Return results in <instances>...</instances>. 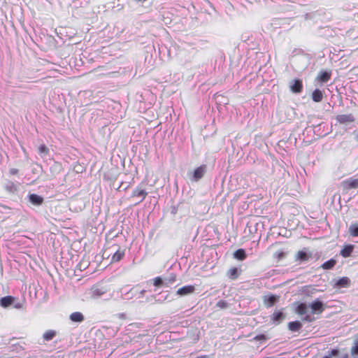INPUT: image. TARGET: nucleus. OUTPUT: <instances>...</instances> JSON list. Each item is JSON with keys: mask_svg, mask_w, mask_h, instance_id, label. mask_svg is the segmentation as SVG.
Segmentation results:
<instances>
[{"mask_svg": "<svg viewBox=\"0 0 358 358\" xmlns=\"http://www.w3.org/2000/svg\"><path fill=\"white\" fill-rule=\"evenodd\" d=\"M148 192L141 186L136 187L132 192L131 196L137 199L136 203H141L147 196Z\"/></svg>", "mask_w": 358, "mask_h": 358, "instance_id": "obj_1", "label": "nucleus"}, {"mask_svg": "<svg viewBox=\"0 0 358 358\" xmlns=\"http://www.w3.org/2000/svg\"><path fill=\"white\" fill-rule=\"evenodd\" d=\"M309 306L313 314H321L325 310L324 304L318 299L314 300Z\"/></svg>", "mask_w": 358, "mask_h": 358, "instance_id": "obj_2", "label": "nucleus"}, {"mask_svg": "<svg viewBox=\"0 0 358 358\" xmlns=\"http://www.w3.org/2000/svg\"><path fill=\"white\" fill-rule=\"evenodd\" d=\"M312 257V254L308 251V249L304 248L302 250H299L296 254V260L300 262H307Z\"/></svg>", "mask_w": 358, "mask_h": 358, "instance_id": "obj_3", "label": "nucleus"}, {"mask_svg": "<svg viewBox=\"0 0 358 358\" xmlns=\"http://www.w3.org/2000/svg\"><path fill=\"white\" fill-rule=\"evenodd\" d=\"M343 188L346 190L350 189H357L358 188V178H348L341 183Z\"/></svg>", "mask_w": 358, "mask_h": 358, "instance_id": "obj_4", "label": "nucleus"}, {"mask_svg": "<svg viewBox=\"0 0 358 358\" xmlns=\"http://www.w3.org/2000/svg\"><path fill=\"white\" fill-rule=\"evenodd\" d=\"M336 119L341 124L351 123L353 122L355 120L352 114L338 115L336 116Z\"/></svg>", "mask_w": 358, "mask_h": 358, "instance_id": "obj_5", "label": "nucleus"}, {"mask_svg": "<svg viewBox=\"0 0 358 358\" xmlns=\"http://www.w3.org/2000/svg\"><path fill=\"white\" fill-rule=\"evenodd\" d=\"M206 171V165L203 164L194 169L193 173V178L195 181L200 180Z\"/></svg>", "mask_w": 358, "mask_h": 358, "instance_id": "obj_6", "label": "nucleus"}, {"mask_svg": "<svg viewBox=\"0 0 358 358\" xmlns=\"http://www.w3.org/2000/svg\"><path fill=\"white\" fill-rule=\"evenodd\" d=\"M195 287L194 285H185L179 288L176 293L180 296H185L194 293Z\"/></svg>", "mask_w": 358, "mask_h": 358, "instance_id": "obj_7", "label": "nucleus"}, {"mask_svg": "<svg viewBox=\"0 0 358 358\" xmlns=\"http://www.w3.org/2000/svg\"><path fill=\"white\" fill-rule=\"evenodd\" d=\"M278 298L279 297L278 296H275L273 294L268 295V296H264V305L266 307L270 308V307L273 306L275 303L278 302Z\"/></svg>", "mask_w": 358, "mask_h": 358, "instance_id": "obj_8", "label": "nucleus"}, {"mask_svg": "<svg viewBox=\"0 0 358 358\" xmlns=\"http://www.w3.org/2000/svg\"><path fill=\"white\" fill-rule=\"evenodd\" d=\"M15 298L12 296H6L0 299V306L3 308H8L14 303Z\"/></svg>", "mask_w": 358, "mask_h": 358, "instance_id": "obj_9", "label": "nucleus"}, {"mask_svg": "<svg viewBox=\"0 0 358 358\" xmlns=\"http://www.w3.org/2000/svg\"><path fill=\"white\" fill-rule=\"evenodd\" d=\"M241 273V269L236 267L230 268L227 272V276L230 280H236Z\"/></svg>", "mask_w": 358, "mask_h": 358, "instance_id": "obj_10", "label": "nucleus"}, {"mask_svg": "<svg viewBox=\"0 0 358 358\" xmlns=\"http://www.w3.org/2000/svg\"><path fill=\"white\" fill-rule=\"evenodd\" d=\"M29 201L34 206H41L43 203V198L36 194H31L29 195Z\"/></svg>", "mask_w": 358, "mask_h": 358, "instance_id": "obj_11", "label": "nucleus"}, {"mask_svg": "<svg viewBox=\"0 0 358 358\" xmlns=\"http://www.w3.org/2000/svg\"><path fill=\"white\" fill-rule=\"evenodd\" d=\"M291 90L294 93H301L303 90V83L299 79L294 80V83L290 86Z\"/></svg>", "mask_w": 358, "mask_h": 358, "instance_id": "obj_12", "label": "nucleus"}, {"mask_svg": "<svg viewBox=\"0 0 358 358\" xmlns=\"http://www.w3.org/2000/svg\"><path fill=\"white\" fill-rule=\"evenodd\" d=\"M354 250V245H346L340 251V255L343 257H348L351 255Z\"/></svg>", "mask_w": 358, "mask_h": 358, "instance_id": "obj_13", "label": "nucleus"}, {"mask_svg": "<svg viewBox=\"0 0 358 358\" xmlns=\"http://www.w3.org/2000/svg\"><path fill=\"white\" fill-rule=\"evenodd\" d=\"M124 256V250L118 248L111 257L112 262H120Z\"/></svg>", "mask_w": 358, "mask_h": 358, "instance_id": "obj_14", "label": "nucleus"}, {"mask_svg": "<svg viewBox=\"0 0 358 358\" xmlns=\"http://www.w3.org/2000/svg\"><path fill=\"white\" fill-rule=\"evenodd\" d=\"M350 280L348 277H342L336 282L335 287L338 288L348 287L350 286Z\"/></svg>", "mask_w": 358, "mask_h": 358, "instance_id": "obj_15", "label": "nucleus"}, {"mask_svg": "<svg viewBox=\"0 0 358 358\" xmlns=\"http://www.w3.org/2000/svg\"><path fill=\"white\" fill-rule=\"evenodd\" d=\"M331 78V73L328 71H321L317 76V80L321 83H327Z\"/></svg>", "mask_w": 358, "mask_h": 358, "instance_id": "obj_16", "label": "nucleus"}, {"mask_svg": "<svg viewBox=\"0 0 358 358\" xmlns=\"http://www.w3.org/2000/svg\"><path fill=\"white\" fill-rule=\"evenodd\" d=\"M323 92L319 89L315 90L312 93V99L315 102H320L323 99Z\"/></svg>", "mask_w": 358, "mask_h": 358, "instance_id": "obj_17", "label": "nucleus"}, {"mask_svg": "<svg viewBox=\"0 0 358 358\" xmlns=\"http://www.w3.org/2000/svg\"><path fill=\"white\" fill-rule=\"evenodd\" d=\"M69 318L71 321L75 322H81L84 320V316L80 312L72 313L70 315Z\"/></svg>", "mask_w": 358, "mask_h": 358, "instance_id": "obj_18", "label": "nucleus"}, {"mask_svg": "<svg viewBox=\"0 0 358 358\" xmlns=\"http://www.w3.org/2000/svg\"><path fill=\"white\" fill-rule=\"evenodd\" d=\"M308 308L305 303H300L296 306L295 311L299 315H303L307 313Z\"/></svg>", "mask_w": 358, "mask_h": 358, "instance_id": "obj_19", "label": "nucleus"}, {"mask_svg": "<svg viewBox=\"0 0 358 358\" xmlns=\"http://www.w3.org/2000/svg\"><path fill=\"white\" fill-rule=\"evenodd\" d=\"M285 318V315L280 311H274L271 316V320L273 322L280 323Z\"/></svg>", "mask_w": 358, "mask_h": 358, "instance_id": "obj_20", "label": "nucleus"}, {"mask_svg": "<svg viewBox=\"0 0 358 358\" xmlns=\"http://www.w3.org/2000/svg\"><path fill=\"white\" fill-rule=\"evenodd\" d=\"M302 327V324L299 321H294L288 323V328L292 331H297Z\"/></svg>", "mask_w": 358, "mask_h": 358, "instance_id": "obj_21", "label": "nucleus"}, {"mask_svg": "<svg viewBox=\"0 0 358 358\" xmlns=\"http://www.w3.org/2000/svg\"><path fill=\"white\" fill-rule=\"evenodd\" d=\"M246 257L245 251L242 248L238 249L234 252V257L238 260H244Z\"/></svg>", "mask_w": 358, "mask_h": 358, "instance_id": "obj_22", "label": "nucleus"}, {"mask_svg": "<svg viewBox=\"0 0 358 358\" xmlns=\"http://www.w3.org/2000/svg\"><path fill=\"white\" fill-rule=\"evenodd\" d=\"M349 233L353 237L358 236V222L352 223L349 227Z\"/></svg>", "mask_w": 358, "mask_h": 358, "instance_id": "obj_23", "label": "nucleus"}, {"mask_svg": "<svg viewBox=\"0 0 358 358\" xmlns=\"http://www.w3.org/2000/svg\"><path fill=\"white\" fill-rule=\"evenodd\" d=\"M56 336V331L54 330H48L45 331L43 335V338L45 341H51L55 336Z\"/></svg>", "mask_w": 358, "mask_h": 358, "instance_id": "obj_24", "label": "nucleus"}, {"mask_svg": "<svg viewBox=\"0 0 358 358\" xmlns=\"http://www.w3.org/2000/svg\"><path fill=\"white\" fill-rule=\"evenodd\" d=\"M287 255V253L282 250H278L273 254V258L277 261L280 262L284 259Z\"/></svg>", "mask_w": 358, "mask_h": 358, "instance_id": "obj_25", "label": "nucleus"}, {"mask_svg": "<svg viewBox=\"0 0 358 358\" xmlns=\"http://www.w3.org/2000/svg\"><path fill=\"white\" fill-rule=\"evenodd\" d=\"M336 264V262L335 259H331L327 262H325L322 267L324 268V269H331Z\"/></svg>", "mask_w": 358, "mask_h": 358, "instance_id": "obj_26", "label": "nucleus"}, {"mask_svg": "<svg viewBox=\"0 0 358 358\" xmlns=\"http://www.w3.org/2000/svg\"><path fill=\"white\" fill-rule=\"evenodd\" d=\"M38 152L40 155H48L49 154V149L45 145L43 144L38 147Z\"/></svg>", "mask_w": 358, "mask_h": 358, "instance_id": "obj_27", "label": "nucleus"}, {"mask_svg": "<svg viewBox=\"0 0 358 358\" xmlns=\"http://www.w3.org/2000/svg\"><path fill=\"white\" fill-rule=\"evenodd\" d=\"M62 165L59 162H55L54 164L51 166L50 170L52 171L53 170L55 172L59 173L62 170Z\"/></svg>", "mask_w": 358, "mask_h": 358, "instance_id": "obj_28", "label": "nucleus"}, {"mask_svg": "<svg viewBox=\"0 0 358 358\" xmlns=\"http://www.w3.org/2000/svg\"><path fill=\"white\" fill-rule=\"evenodd\" d=\"M176 280V275L171 273V275L166 280L164 285L168 286L173 284Z\"/></svg>", "mask_w": 358, "mask_h": 358, "instance_id": "obj_29", "label": "nucleus"}, {"mask_svg": "<svg viewBox=\"0 0 358 358\" xmlns=\"http://www.w3.org/2000/svg\"><path fill=\"white\" fill-rule=\"evenodd\" d=\"M164 285V280L159 276L156 277L153 279V285L155 287H161Z\"/></svg>", "mask_w": 358, "mask_h": 358, "instance_id": "obj_30", "label": "nucleus"}, {"mask_svg": "<svg viewBox=\"0 0 358 358\" xmlns=\"http://www.w3.org/2000/svg\"><path fill=\"white\" fill-rule=\"evenodd\" d=\"M216 306L218 307L220 309H225L227 308L228 304L224 300H220L217 304Z\"/></svg>", "mask_w": 358, "mask_h": 358, "instance_id": "obj_31", "label": "nucleus"}, {"mask_svg": "<svg viewBox=\"0 0 358 358\" xmlns=\"http://www.w3.org/2000/svg\"><path fill=\"white\" fill-rule=\"evenodd\" d=\"M302 320L304 322H312L315 320V318L309 315H306L303 317Z\"/></svg>", "mask_w": 358, "mask_h": 358, "instance_id": "obj_32", "label": "nucleus"}, {"mask_svg": "<svg viewBox=\"0 0 358 358\" xmlns=\"http://www.w3.org/2000/svg\"><path fill=\"white\" fill-rule=\"evenodd\" d=\"M103 294V292L99 289L98 288H96L93 290V296H99Z\"/></svg>", "mask_w": 358, "mask_h": 358, "instance_id": "obj_33", "label": "nucleus"}, {"mask_svg": "<svg viewBox=\"0 0 358 358\" xmlns=\"http://www.w3.org/2000/svg\"><path fill=\"white\" fill-rule=\"evenodd\" d=\"M351 354L352 355H358V343H356L351 349Z\"/></svg>", "mask_w": 358, "mask_h": 358, "instance_id": "obj_34", "label": "nucleus"}, {"mask_svg": "<svg viewBox=\"0 0 358 358\" xmlns=\"http://www.w3.org/2000/svg\"><path fill=\"white\" fill-rule=\"evenodd\" d=\"M18 173H19V169H17L16 168H11L9 169V174L10 176L17 175V174H18Z\"/></svg>", "mask_w": 358, "mask_h": 358, "instance_id": "obj_35", "label": "nucleus"}, {"mask_svg": "<svg viewBox=\"0 0 358 358\" xmlns=\"http://www.w3.org/2000/svg\"><path fill=\"white\" fill-rule=\"evenodd\" d=\"M338 354V350H336V349H333L331 352H330V355L331 356H337Z\"/></svg>", "mask_w": 358, "mask_h": 358, "instance_id": "obj_36", "label": "nucleus"}, {"mask_svg": "<svg viewBox=\"0 0 358 358\" xmlns=\"http://www.w3.org/2000/svg\"><path fill=\"white\" fill-rule=\"evenodd\" d=\"M22 303H20V302H17L16 303L14 304V307L17 309H20L22 308Z\"/></svg>", "mask_w": 358, "mask_h": 358, "instance_id": "obj_37", "label": "nucleus"}, {"mask_svg": "<svg viewBox=\"0 0 358 358\" xmlns=\"http://www.w3.org/2000/svg\"><path fill=\"white\" fill-rule=\"evenodd\" d=\"M196 358H206L205 356L198 357Z\"/></svg>", "mask_w": 358, "mask_h": 358, "instance_id": "obj_38", "label": "nucleus"}, {"mask_svg": "<svg viewBox=\"0 0 358 358\" xmlns=\"http://www.w3.org/2000/svg\"><path fill=\"white\" fill-rule=\"evenodd\" d=\"M323 358H330L329 357H327V356H325Z\"/></svg>", "mask_w": 358, "mask_h": 358, "instance_id": "obj_39", "label": "nucleus"}, {"mask_svg": "<svg viewBox=\"0 0 358 358\" xmlns=\"http://www.w3.org/2000/svg\"><path fill=\"white\" fill-rule=\"evenodd\" d=\"M357 141H358V136H357Z\"/></svg>", "mask_w": 358, "mask_h": 358, "instance_id": "obj_40", "label": "nucleus"}]
</instances>
